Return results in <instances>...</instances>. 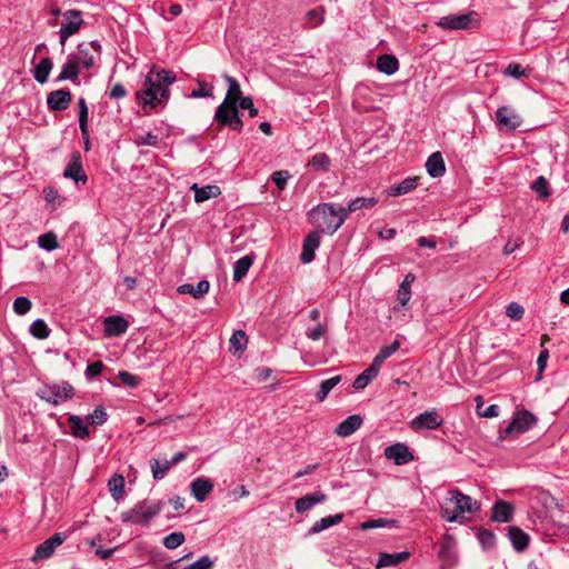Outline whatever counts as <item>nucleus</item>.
Masks as SVG:
<instances>
[{"mask_svg": "<svg viewBox=\"0 0 569 569\" xmlns=\"http://www.w3.org/2000/svg\"><path fill=\"white\" fill-rule=\"evenodd\" d=\"M239 108L243 110H248L249 117L254 118L258 116V109L254 108L253 101L250 97H243L239 101Z\"/></svg>", "mask_w": 569, "mask_h": 569, "instance_id": "0e129e2a", "label": "nucleus"}, {"mask_svg": "<svg viewBox=\"0 0 569 569\" xmlns=\"http://www.w3.org/2000/svg\"><path fill=\"white\" fill-rule=\"evenodd\" d=\"M529 71L521 67V64L511 62L505 70V74L515 79H520L522 77H529Z\"/></svg>", "mask_w": 569, "mask_h": 569, "instance_id": "3c124183", "label": "nucleus"}, {"mask_svg": "<svg viewBox=\"0 0 569 569\" xmlns=\"http://www.w3.org/2000/svg\"><path fill=\"white\" fill-rule=\"evenodd\" d=\"M522 123L520 114L510 106L500 107L496 111V126L499 130H516Z\"/></svg>", "mask_w": 569, "mask_h": 569, "instance_id": "6e6552de", "label": "nucleus"}, {"mask_svg": "<svg viewBox=\"0 0 569 569\" xmlns=\"http://www.w3.org/2000/svg\"><path fill=\"white\" fill-rule=\"evenodd\" d=\"M103 326L104 336L117 337L127 331L129 323L120 316H109L104 318Z\"/></svg>", "mask_w": 569, "mask_h": 569, "instance_id": "f3484780", "label": "nucleus"}, {"mask_svg": "<svg viewBox=\"0 0 569 569\" xmlns=\"http://www.w3.org/2000/svg\"><path fill=\"white\" fill-rule=\"evenodd\" d=\"M223 79L228 83V90L224 100L214 112V120L221 126H228L230 129L241 131L243 123L240 119L237 103L242 99V91L238 80L227 73Z\"/></svg>", "mask_w": 569, "mask_h": 569, "instance_id": "f03ea898", "label": "nucleus"}, {"mask_svg": "<svg viewBox=\"0 0 569 569\" xmlns=\"http://www.w3.org/2000/svg\"><path fill=\"white\" fill-rule=\"evenodd\" d=\"M72 101L71 92L64 89L51 91L47 96V106L51 111H63Z\"/></svg>", "mask_w": 569, "mask_h": 569, "instance_id": "ddd939ff", "label": "nucleus"}, {"mask_svg": "<svg viewBox=\"0 0 569 569\" xmlns=\"http://www.w3.org/2000/svg\"><path fill=\"white\" fill-rule=\"evenodd\" d=\"M63 22L59 30V42L62 47H64L67 40L77 34L84 21L82 19V13L79 10L70 9L62 13Z\"/></svg>", "mask_w": 569, "mask_h": 569, "instance_id": "0eeeda50", "label": "nucleus"}, {"mask_svg": "<svg viewBox=\"0 0 569 569\" xmlns=\"http://www.w3.org/2000/svg\"><path fill=\"white\" fill-rule=\"evenodd\" d=\"M437 26L449 30H467L473 26H479V14L476 11H468L462 14H450L440 18Z\"/></svg>", "mask_w": 569, "mask_h": 569, "instance_id": "423d86ee", "label": "nucleus"}, {"mask_svg": "<svg viewBox=\"0 0 569 569\" xmlns=\"http://www.w3.org/2000/svg\"><path fill=\"white\" fill-rule=\"evenodd\" d=\"M30 333L38 339H46L50 335V329L44 320L37 319L30 326Z\"/></svg>", "mask_w": 569, "mask_h": 569, "instance_id": "79ce46f5", "label": "nucleus"}, {"mask_svg": "<svg viewBox=\"0 0 569 569\" xmlns=\"http://www.w3.org/2000/svg\"><path fill=\"white\" fill-rule=\"evenodd\" d=\"M191 493L198 502H203L213 490V483L207 478H196L191 485Z\"/></svg>", "mask_w": 569, "mask_h": 569, "instance_id": "412c9836", "label": "nucleus"}, {"mask_svg": "<svg viewBox=\"0 0 569 569\" xmlns=\"http://www.w3.org/2000/svg\"><path fill=\"white\" fill-rule=\"evenodd\" d=\"M290 177L288 171L279 170L271 174V180L277 184L280 190H283L287 186V180Z\"/></svg>", "mask_w": 569, "mask_h": 569, "instance_id": "052dcab7", "label": "nucleus"}, {"mask_svg": "<svg viewBox=\"0 0 569 569\" xmlns=\"http://www.w3.org/2000/svg\"><path fill=\"white\" fill-rule=\"evenodd\" d=\"M341 381V376H335L330 379L323 380L320 383V388L318 392L316 393V398L318 401L322 402L329 392Z\"/></svg>", "mask_w": 569, "mask_h": 569, "instance_id": "e433bc0d", "label": "nucleus"}, {"mask_svg": "<svg viewBox=\"0 0 569 569\" xmlns=\"http://www.w3.org/2000/svg\"><path fill=\"white\" fill-rule=\"evenodd\" d=\"M411 298V289L407 287L399 286L397 291V301L400 307H405Z\"/></svg>", "mask_w": 569, "mask_h": 569, "instance_id": "69168bd1", "label": "nucleus"}, {"mask_svg": "<svg viewBox=\"0 0 569 569\" xmlns=\"http://www.w3.org/2000/svg\"><path fill=\"white\" fill-rule=\"evenodd\" d=\"M150 467L152 470V476L156 480H161L166 477L167 472L170 470L172 465L169 462V460H163L160 462L157 459L150 460Z\"/></svg>", "mask_w": 569, "mask_h": 569, "instance_id": "58836bf2", "label": "nucleus"}, {"mask_svg": "<svg viewBox=\"0 0 569 569\" xmlns=\"http://www.w3.org/2000/svg\"><path fill=\"white\" fill-rule=\"evenodd\" d=\"M199 88L190 93V98H212L213 87L206 81H198Z\"/></svg>", "mask_w": 569, "mask_h": 569, "instance_id": "8fccbe9b", "label": "nucleus"}, {"mask_svg": "<svg viewBox=\"0 0 569 569\" xmlns=\"http://www.w3.org/2000/svg\"><path fill=\"white\" fill-rule=\"evenodd\" d=\"M38 244H39L40 248H42V249H44L47 251H52V250L57 249L58 246H59L57 237L52 232H48V233L41 234L38 238Z\"/></svg>", "mask_w": 569, "mask_h": 569, "instance_id": "49530a36", "label": "nucleus"}, {"mask_svg": "<svg viewBox=\"0 0 569 569\" xmlns=\"http://www.w3.org/2000/svg\"><path fill=\"white\" fill-rule=\"evenodd\" d=\"M377 69L382 73L391 76L399 69L398 59L392 54H382L377 60Z\"/></svg>", "mask_w": 569, "mask_h": 569, "instance_id": "7c9ffc66", "label": "nucleus"}, {"mask_svg": "<svg viewBox=\"0 0 569 569\" xmlns=\"http://www.w3.org/2000/svg\"><path fill=\"white\" fill-rule=\"evenodd\" d=\"M78 107H79V128L82 133V136L88 134V107L86 103L84 98L78 99Z\"/></svg>", "mask_w": 569, "mask_h": 569, "instance_id": "37998d69", "label": "nucleus"}, {"mask_svg": "<svg viewBox=\"0 0 569 569\" xmlns=\"http://www.w3.org/2000/svg\"><path fill=\"white\" fill-rule=\"evenodd\" d=\"M342 518H343L342 513H337L333 516H328V517L321 518L320 520H317L311 526V528L308 530V535L309 536L317 535L335 525H338L342 521Z\"/></svg>", "mask_w": 569, "mask_h": 569, "instance_id": "c756f323", "label": "nucleus"}, {"mask_svg": "<svg viewBox=\"0 0 569 569\" xmlns=\"http://www.w3.org/2000/svg\"><path fill=\"white\" fill-rule=\"evenodd\" d=\"M331 161L327 153L320 152L312 156L309 161V166H311L317 171H328L330 168Z\"/></svg>", "mask_w": 569, "mask_h": 569, "instance_id": "a19ab883", "label": "nucleus"}, {"mask_svg": "<svg viewBox=\"0 0 569 569\" xmlns=\"http://www.w3.org/2000/svg\"><path fill=\"white\" fill-rule=\"evenodd\" d=\"M103 367L104 366L101 361H96V362L89 363L87 366L86 372H84L86 378L88 380L96 378L97 376H99L102 372Z\"/></svg>", "mask_w": 569, "mask_h": 569, "instance_id": "e2e57ef3", "label": "nucleus"}, {"mask_svg": "<svg viewBox=\"0 0 569 569\" xmlns=\"http://www.w3.org/2000/svg\"><path fill=\"white\" fill-rule=\"evenodd\" d=\"M478 540L483 548L490 549L495 545L496 537L491 531L482 529L478 532Z\"/></svg>", "mask_w": 569, "mask_h": 569, "instance_id": "bf43d9fd", "label": "nucleus"}, {"mask_svg": "<svg viewBox=\"0 0 569 569\" xmlns=\"http://www.w3.org/2000/svg\"><path fill=\"white\" fill-rule=\"evenodd\" d=\"M162 507L163 502L160 500H142L122 513V521L148 526L150 520L160 513Z\"/></svg>", "mask_w": 569, "mask_h": 569, "instance_id": "39448f33", "label": "nucleus"}, {"mask_svg": "<svg viewBox=\"0 0 569 569\" xmlns=\"http://www.w3.org/2000/svg\"><path fill=\"white\" fill-rule=\"evenodd\" d=\"M426 169L432 178H438L445 174L446 166L443 158L439 151L433 152L426 162Z\"/></svg>", "mask_w": 569, "mask_h": 569, "instance_id": "a878e982", "label": "nucleus"}, {"mask_svg": "<svg viewBox=\"0 0 569 569\" xmlns=\"http://www.w3.org/2000/svg\"><path fill=\"white\" fill-rule=\"evenodd\" d=\"M509 539L512 543V547L517 551H523L529 543V535L526 533L523 530H521L518 527H510L508 531Z\"/></svg>", "mask_w": 569, "mask_h": 569, "instance_id": "cd10ccee", "label": "nucleus"}, {"mask_svg": "<svg viewBox=\"0 0 569 569\" xmlns=\"http://www.w3.org/2000/svg\"><path fill=\"white\" fill-rule=\"evenodd\" d=\"M247 335L243 330H237L230 338V345L236 351H243L247 347Z\"/></svg>", "mask_w": 569, "mask_h": 569, "instance_id": "09e8293b", "label": "nucleus"}, {"mask_svg": "<svg viewBox=\"0 0 569 569\" xmlns=\"http://www.w3.org/2000/svg\"><path fill=\"white\" fill-rule=\"evenodd\" d=\"M409 557H410L409 551H401V552H396V553L381 552L379 555V558H378L376 565H375V568L382 569V568H388V567H395V566H398L399 563L408 560Z\"/></svg>", "mask_w": 569, "mask_h": 569, "instance_id": "aec40b11", "label": "nucleus"}, {"mask_svg": "<svg viewBox=\"0 0 569 569\" xmlns=\"http://www.w3.org/2000/svg\"><path fill=\"white\" fill-rule=\"evenodd\" d=\"M53 62L49 57L42 58L33 69V77L36 81L43 84L48 81L49 74L52 70Z\"/></svg>", "mask_w": 569, "mask_h": 569, "instance_id": "2f4dec72", "label": "nucleus"}, {"mask_svg": "<svg viewBox=\"0 0 569 569\" xmlns=\"http://www.w3.org/2000/svg\"><path fill=\"white\" fill-rule=\"evenodd\" d=\"M377 376L375 369L368 367L355 379L352 386L357 390L365 389Z\"/></svg>", "mask_w": 569, "mask_h": 569, "instance_id": "ea45409f", "label": "nucleus"}, {"mask_svg": "<svg viewBox=\"0 0 569 569\" xmlns=\"http://www.w3.org/2000/svg\"><path fill=\"white\" fill-rule=\"evenodd\" d=\"M66 538L64 533H54L36 548L30 560L32 562H38L40 560L49 559L53 555L54 550L64 542Z\"/></svg>", "mask_w": 569, "mask_h": 569, "instance_id": "9b49d317", "label": "nucleus"}, {"mask_svg": "<svg viewBox=\"0 0 569 569\" xmlns=\"http://www.w3.org/2000/svg\"><path fill=\"white\" fill-rule=\"evenodd\" d=\"M378 200L373 197L366 198V197H358L349 202L347 207H342V211L346 212V219L348 218V214L351 212H356L362 208H371L376 206Z\"/></svg>", "mask_w": 569, "mask_h": 569, "instance_id": "72a5a7b5", "label": "nucleus"}, {"mask_svg": "<svg viewBox=\"0 0 569 569\" xmlns=\"http://www.w3.org/2000/svg\"><path fill=\"white\" fill-rule=\"evenodd\" d=\"M70 56L83 69H90L94 64V57L91 54L87 43H79L77 52Z\"/></svg>", "mask_w": 569, "mask_h": 569, "instance_id": "5701e85b", "label": "nucleus"}, {"mask_svg": "<svg viewBox=\"0 0 569 569\" xmlns=\"http://www.w3.org/2000/svg\"><path fill=\"white\" fill-rule=\"evenodd\" d=\"M210 283L208 280H200L196 286L191 283H183L178 287V292L182 295H191L196 299L202 298L208 293Z\"/></svg>", "mask_w": 569, "mask_h": 569, "instance_id": "b1692460", "label": "nucleus"}, {"mask_svg": "<svg viewBox=\"0 0 569 569\" xmlns=\"http://www.w3.org/2000/svg\"><path fill=\"white\" fill-rule=\"evenodd\" d=\"M442 423L443 418L436 410H427L411 420L410 428L415 431L435 430Z\"/></svg>", "mask_w": 569, "mask_h": 569, "instance_id": "9d476101", "label": "nucleus"}, {"mask_svg": "<svg viewBox=\"0 0 569 569\" xmlns=\"http://www.w3.org/2000/svg\"><path fill=\"white\" fill-rule=\"evenodd\" d=\"M535 421H536V419H535L533 415L530 413L529 411H519L513 416L511 422L506 428V432L507 433H511L513 431L519 432V433L526 432L533 426Z\"/></svg>", "mask_w": 569, "mask_h": 569, "instance_id": "2eb2a0df", "label": "nucleus"}, {"mask_svg": "<svg viewBox=\"0 0 569 569\" xmlns=\"http://www.w3.org/2000/svg\"><path fill=\"white\" fill-rule=\"evenodd\" d=\"M191 190L194 191V200L196 202H203L212 198H217L221 190L216 184H208L204 187H199L197 183L191 186Z\"/></svg>", "mask_w": 569, "mask_h": 569, "instance_id": "bb28decb", "label": "nucleus"}, {"mask_svg": "<svg viewBox=\"0 0 569 569\" xmlns=\"http://www.w3.org/2000/svg\"><path fill=\"white\" fill-rule=\"evenodd\" d=\"M362 425V418L359 415L349 416L336 427V433L340 437H348L356 432Z\"/></svg>", "mask_w": 569, "mask_h": 569, "instance_id": "4be33fe9", "label": "nucleus"}, {"mask_svg": "<svg viewBox=\"0 0 569 569\" xmlns=\"http://www.w3.org/2000/svg\"><path fill=\"white\" fill-rule=\"evenodd\" d=\"M73 395V387L68 382L52 385L43 389L39 397L47 402L57 406L60 401L66 400Z\"/></svg>", "mask_w": 569, "mask_h": 569, "instance_id": "1a4fd4ad", "label": "nucleus"}, {"mask_svg": "<svg viewBox=\"0 0 569 569\" xmlns=\"http://www.w3.org/2000/svg\"><path fill=\"white\" fill-rule=\"evenodd\" d=\"M109 491L114 500L122 498L124 478L121 475L113 476L108 482Z\"/></svg>", "mask_w": 569, "mask_h": 569, "instance_id": "4c0bfd02", "label": "nucleus"}, {"mask_svg": "<svg viewBox=\"0 0 569 569\" xmlns=\"http://www.w3.org/2000/svg\"><path fill=\"white\" fill-rule=\"evenodd\" d=\"M252 263L253 259L250 256H243L238 259L233 264V280L241 281L248 273Z\"/></svg>", "mask_w": 569, "mask_h": 569, "instance_id": "f704fd0d", "label": "nucleus"}, {"mask_svg": "<svg viewBox=\"0 0 569 569\" xmlns=\"http://www.w3.org/2000/svg\"><path fill=\"white\" fill-rule=\"evenodd\" d=\"M117 379L120 380V383L114 381V382H112L113 386L124 385L130 388H136L141 382V378H139L136 375L130 373L129 371H119V373L117 375Z\"/></svg>", "mask_w": 569, "mask_h": 569, "instance_id": "c03bdc74", "label": "nucleus"}, {"mask_svg": "<svg viewBox=\"0 0 569 569\" xmlns=\"http://www.w3.org/2000/svg\"><path fill=\"white\" fill-rule=\"evenodd\" d=\"M134 143L137 146H150L157 147L159 144V138L157 134L148 132L146 134H137L134 138Z\"/></svg>", "mask_w": 569, "mask_h": 569, "instance_id": "6e6d98bb", "label": "nucleus"}, {"mask_svg": "<svg viewBox=\"0 0 569 569\" xmlns=\"http://www.w3.org/2000/svg\"><path fill=\"white\" fill-rule=\"evenodd\" d=\"M400 348L399 341L395 340L391 345L382 347L379 352L383 355L385 358L391 357L398 349Z\"/></svg>", "mask_w": 569, "mask_h": 569, "instance_id": "774afa93", "label": "nucleus"}, {"mask_svg": "<svg viewBox=\"0 0 569 569\" xmlns=\"http://www.w3.org/2000/svg\"><path fill=\"white\" fill-rule=\"evenodd\" d=\"M184 540H186V537L182 532H180V531L171 532L170 535L164 537L163 546L167 549L172 550V549L180 547L184 542Z\"/></svg>", "mask_w": 569, "mask_h": 569, "instance_id": "a18cd8bd", "label": "nucleus"}, {"mask_svg": "<svg viewBox=\"0 0 569 569\" xmlns=\"http://www.w3.org/2000/svg\"><path fill=\"white\" fill-rule=\"evenodd\" d=\"M418 186L417 178H407L402 180L400 183L393 184L390 187L388 194L391 197H399L407 194L415 190Z\"/></svg>", "mask_w": 569, "mask_h": 569, "instance_id": "473e14b6", "label": "nucleus"}, {"mask_svg": "<svg viewBox=\"0 0 569 569\" xmlns=\"http://www.w3.org/2000/svg\"><path fill=\"white\" fill-rule=\"evenodd\" d=\"M525 310L523 307L517 302H510L507 306L506 315L511 320L518 321L523 317Z\"/></svg>", "mask_w": 569, "mask_h": 569, "instance_id": "13d9d810", "label": "nucleus"}, {"mask_svg": "<svg viewBox=\"0 0 569 569\" xmlns=\"http://www.w3.org/2000/svg\"><path fill=\"white\" fill-rule=\"evenodd\" d=\"M385 456L393 460L396 465H405L413 459L412 453L409 451V448L403 443H395L385 449Z\"/></svg>", "mask_w": 569, "mask_h": 569, "instance_id": "dca6fc26", "label": "nucleus"}, {"mask_svg": "<svg viewBox=\"0 0 569 569\" xmlns=\"http://www.w3.org/2000/svg\"><path fill=\"white\" fill-rule=\"evenodd\" d=\"M68 426L70 427L71 435L74 438L87 439L90 435L88 426L84 423L83 419L80 416H69Z\"/></svg>", "mask_w": 569, "mask_h": 569, "instance_id": "c85d7f7f", "label": "nucleus"}, {"mask_svg": "<svg viewBox=\"0 0 569 569\" xmlns=\"http://www.w3.org/2000/svg\"><path fill=\"white\" fill-rule=\"evenodd\" d=\"M327 500V495L321 491L308 493L295 502V508L298 513H305L311 510L316 505L322 503Z\"/></svg>", "mask_w": 569, "mask_h": 569, "instance_id": "a211bd4d", "label": "nucleus"}, {"mask_svg": "<svg viewBox=\"0 0 569 569\" xmlns=\"http://www.w3.org/2000/svg\"><path fill=\"white\" fill-rule=\"evenodd\" d=\"M174 81L176 76L172 71L152 68L148 72L142 88L137 91V101L143 109H156L159 106H164L170 96L169 87Z\"/></svg>", "mask_w": 569, "mask_h": 569, "instance_id": "f257e3e1", "label": "nucleus"}, {"mask_svg": "<svg viewBox=\"0 0 569 569\" xmlns=\"http://www.w3.org/2000/svg\"><path fill=\"white\" fill-rule=\"evenodd\" d=\"M531 189L538 193L540 198H547L549 196L548 191V180L540 176L538 177L531 184Z\"/></svg>", "mask_w": 569, "mask_h": 569, "instance_id": "5fc2aeb1", "label": "nucleus"}, {"mask_svg": "<svg viewBox=\"0 0 569 569\" xmlns=\"http://www.w3.org/2000/svg\"><path fill=\"white\" fill-rule=\"evenodd\" d=\"M127 96V90L121 83H116L109 92L111 99H121Z\"/></svg>", "mask_w": 569, "mask_h": 569, "instance_id": "338daca9", "label": "nucleus"}, {"mask_svg": "<svg viewBox=\"0 0 569 569\" xmlns=\"http://www.w3.org/2000/svg\"><path fill=\"white\" fill-rule=\"evenodd\" d=\"M327 330L328 328L326 323L318 322L313 327L307 328L305 333L308 339L318 341L326 335Z\"/></svg>", "mask_w": 569, "mask_h": 569, "instance_id": "de8ad7c7", "label": "nucleus"}, {"mask_svg": "<svg viewBox=\"0 0 569 569\" xmlns=\"http://www.w3.org/2000/svg\"><path fill=\"white\" fill-rule=\"evenodd\" d=\"M549 359V350L547 348H543L540 350V353L537 359V366H538V377L537 380H540L542 377V373L547 367V361Z\"/></svg>", "mask_w": 569, "mask_h": 569, "instance_id": "680f3d73", "label": "nucleus"}, {"mask_svg": "<svg viewBox=\"0 0 569 569\" xmlns=\"http://www.w3.org/2000/svg\"><path fill=\"white\" fill-rule=\"evenodd\" d=\"M308 221L321 233L333 234L346 221L342 206L327 202L313 207L307 212Z\"/></svg>", "mask_w": 569, "mask_h": 569, "instance_id": "7ed1b4c3", "label": "nucleus"}, {"mask_svg": "<svg viewBox=\"0 0 569 569\" xmlns=\"http://www.w3.org/2000/svg\"><path fill=\"white\" fill-rule=\"evenodd\" d=\"M515 513V506L506 500H498L492 506L491 520L496 522H509Z\"/></svg>", "mask_w": 569, "mask_h": 569, "instance_id": "6ab92c4d", "label": "nucleus"}, {"mask_svg": "<svg viewBox=\"0 0 569 569\" xmlns=\"http://www.w3.org/2000/svg\"><path fill=\"white\" fill-rule=\"evenodd\" d=\"M81 67L74 61L73 58L69 54L67 57V61L61 68V71L57 78V81L71 80L77 81Z\"/></svg>", "mask_w": 569, "mask_h": 569, "instance_id": "393cba45", "label": "nucleus"}, {"mask_svg": "<svg viewBox=\"0 0 569 569\" xmlns=\"http://www.w3.org/2000/svg\"><path fill=\"white\" fill-rule=\"evenodd\" d=\"M325 10L322 8H316L309 10L305 16V23L303 26L306 28H317L318 26L322 24L325 20Z\"/></svg>", "mask_w": 569, "mask_h": 569, "instance_id": "c9c22d12", "label": "nucleus"}, {"mask_svg": "<svg viewBox=\"0 0 569 569\" xmlns=\"http://www.w3.org/2000/svg\"><path fill=\"white\" fill-rule=\"evenodd\" d=\"M108 415L103 407H97L92 413H90L87 419L90 423L96 426H101L107 421Z\"/></svg>", "mask_w": 569, "mask_h": 569, "instance_id": "4d7b16f0", "label": "nucleus"}, {"mask_svg": "<svg viewBox=\"0 0 569 569\" xmlns=\"http://www.w3.org/2000/svg\"><path fill=\"white\" fill-rule=\"evenodd\" d=\"M31 307H32V303H31L30 299L27 297L21 296V297L16 298L13 301V311L19 316H22V315H26L27 312H29Z\"/></svg>", "mask_w": 569, "mask_h": 569, "instance_id": "864d4df0", "label": "nucleus"}, {"mask_svg": "<svg viewBox=\"0 0 569 569\" xmlns=\"http://www.w3.org/2000/svg\"><path fill=\"white\" fill-rule=\"evenodd\" d=\"M395 522H396L395 520H389V519H385V518L370 519V520H367V521H363L362 523H360V529L361 530H370V529H376V528H383V527L393 525Z\"/></svg>", "mask_w": 569, "mask_h": 569, "instance_id": "603ef678", "label": "nucleus"}, {"mask_svg": "<svg viewBox=\"0 0 569 569\" xmlns=\"http://www.w3.org/2000/svg\"><path fill=\"white\" fill-rule=\"evenodd\" d=\"M63 177L72 179L76 183L87 182L88 177L82 168V158L79 151H73L71 153L69 162L63 171Z\"/></svg>", "mask_w": 569, "mask_h": 569, "instance_id": "f8f14e48", "label": "nucleus"}, {"mask_svg": "<svg viewBox=\"0 0 569 569\" xmlns=\"http://www.w3.org/2000/svg\"><path fill=\"white\" fill-rule=\"evenodd\" d=\"M449 497L441 507V517L448 522H455L463 518L465 513H475L480 509V503L458 489L448 492Z\"/></svg>", "mask_w": 569, "mask_h": 569, "instance_id": "20e7f679", "label": "nucleus"}, {"mask_svg": "<svg viewBox=\"0 0 569 569\" xmlns=\"http://www.w3.org/2000/svg\"><path fill=\"white\" fill-rule=\"evenodd\" d=\"M321 241V232L313 230L308 233L303 240L300 260L302 263H310L315 259V252L319 248Z\"/></svg>", "mask_w": 569, "mask_h": 569, "instance_id": "4468645a", "label": "nucleus"}]
</instances>
